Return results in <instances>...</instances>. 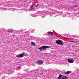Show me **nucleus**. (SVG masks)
<instances>
[{
  "mask_svg": "<svg viewBox=\"0 0 79 79\" xmlns=\"http://www.w3.org/2000/svg\"><path fill=\"white\" fill-rule=\"evenodd\" d=\"M56 44L58 45H61L62 46H63L64 44L62 40H57L56 41Z\"/></svg>",
  "mask_w": 79,
  "mask_h": 79,
  "instance_id": "f257e3e1",
  "label": "nucleus"
},
{
  "mask_svg": "<svg viewBox=\"0 0 79 79\" xmlns=\"http://www.w3.org/2000/svg\"><path fill=\"white\" fill-rule=\"evenodd\" d=\"M48 48V46H42V47H40V48H38L40 51H42V50H44L45 49Z\"/></svg>",
  "mask_w": 79,
  "mask_h": 79,
  "instance_id": "f03ea898",
  "label": "nucleus"
},
{
  "mask_svg": "<svg viewBox=\"0 0 79 79\" xmlns=\"http://www.w3.org/2000/svg\"><path fill=\"white\" fill-rule=\"evenodd\" d=\"M40 13H41V11L38 12L37 13H35V14H32L31 16L32 17H34V18L37 17V16H38V15H39V14H40Z\"/></svg>",
  "mask_w": 79,
  "mask_h": 79,
  "instance_id": "7ed1b4c3",
  "label": "nucleus"
},
{
  "mask_svg": "<svg viewBox=\"0 0 79 79\" xmlns=\"http://www.w3.org/2000/svg\"><path fill=\"white\" fill-rule=\"evenodd\" d=\"M43 61L42 60H38L37 62V63L39 65H40L41 64H43Z\"/></svg>",
  "mask_w": 79,
  "mask_h": 79,
  "instance_id": "20e7f679",
  "label": "nucleus"
},
{
  "mask_svg": "<svg viewBox=\"0 0 79 79\" xmlns=\"http://www.w3.org/2000/svg\"><path fill=\"white\" fill-rule=\"evenodd\" d=\"M68 61V62L70 63H73L74 62V61L73 60V59H69Z\"/></svg>",
  "mask_w": 79,
  "mask_h": 79,
  "instance_id": "39448f33",
  "label": "nucleus"
},
{
  "mask_svg": "<svg viewBox=\"0 0 79 79\" xmlns=\"http://www.w3.org/2000/svg\"><path fill=\"white\" fill-rule=\"evenodd\" d=\"M40 16H41V18H44L45 16V13H43V14H41V13H40Z\"/></svg>",
  "mask_w": 79,
  "mask_h": 79,
  "instance_id": "423d86ee",
  "label": "nucleus"
},
{
  "mask_svg": "<svg viewBox=\"0 0 79 79\" xmlns=\"http://www.w3.org/2000/svg\"><path fill=\"white\" fill-rule=\"evenodd\" d=\"M27 32L26 31H24V30H19V33L20 34H23V33H26Z\"/></svg>",
  "mask_w": 79,
  "mask_h": 79,
  "instance_id": "0eeeda50",
  "label": "nucleus"
},
{
  "mask_svg": "<svg viewBox=\"0 0 79 79\" xmlns=\"http://www.w3.org/2000/svg\"><path fill=\"white\" fill-rule=\"evenodd\" d=\"M54 13L55 12H50L49 13V15L50 16H53V14H54Z\"/></svg>",
  "mask_w": 79,
  "mask_h": 79,
  "instance_id": "6e6552de",
  "label": "nucleus"
},
{
  "mask_svg": "<svg viewBox=\"0 0 79 79\" xmlns=\"http://www.w3.org/2000/svg\"><path fill=\"white\" fill-rule=\"evenodd\" d=\"M58 79H62V75H59L58 77L57 78Z\"/></svg>",
  "mask_w": 79,
  "mask_h": 79,
  "instance_id": "1a4fd4ad",
  "label": "nucleus"
},
{
  "mask_svg": "<svg viewBox=\"0 0 79 79\" xmlns=\"http://www.w3.org/2000/svg\"><path fill=\"white\" fill-rule=\"evenodd\" d=\"M48 34H50L51 35H53V33L52 32H51V31H50L49 32H47Z\"/></svg>",
  "mask_w": 79,
  "mask_h": 79,
  "instance_id": "9d476101",
  "label": "nucleus"
},
{
  "mask_svg": "<svg viewBox=\"0 0 79 79\" xmlns=\"http://www.w3.org/2000/svg\"><path fill=\"white\" fill-rule=\"evenodd\" d=\"M62 79H68V78L66 76H63L62 77Z\"/></svg>",
  "mask_w": 79,
  "mask_h": 79,
  "instance_id": "9b49d317",
  "label": "nucleus"
},
{
  "mask_svg": "<svg viewBox=\"0 0 79 79\" xmlns=\"http://www.w3.org/2000/svg\"><path fill=\"white\" fill-rule=\"evenodd\" d=\"M34 7V5L32 4V5H31L30 6V9H32Z\"/></svg>",
  "mask_w": 79,
  "mask_h": 79,
  "instance_id": "f8f14e48",
  "label": "nucleus"
},
{
  "mask_svg": "<svg viewBox=\"0 0 79 79\" xmlns=\"http://www.w3.org/2000/svg\"><path fill=\"white\" fill-rule=\"evenodd\" d=\"M20 57H23L24 56V53L23 54H20Z\"/></svg>",
  "mask_w": 79,
  "mask_h": 79,
  "instance_id": "ddd939ff",
  "label": "nucleus"
},
{
  "mask_svg": "<svg viewBox=\"0 0 79 79\" xmlns=\"http://www.w3.org/2000/svg\"><path fill=\"white\" fill-rule=\"evenodd\" d=\"M8 32H11V33H12V32H13V30H8Z\"/></svg>",
  "mask_w": 79,
  "mask_h": 79,
  "instance_id": "4468645a",
  "label": "nucleus"
},
{
  "mask_svg": "<svg viewBox=\"0 0 79 79\" xmlns=\"http://www.w3.org/2000/svg\"><path fill=\"white\" fill-rule=\"evenodd\" d=\"M31 45H34L35 44H34V42H31Z\"/></svg>",
  "mask_w": 79,
  "mask_h": 79,
  "instance_id": "2eb2a0df",
  "label": "nucleus"
},
{
  "mask_svg": "<svg viewBox=\"0 0 79 79\" xmlns=\"http://www.w3.org/2000/svg\"><path fill=\"white\" fill-rule=\"evenodd\" d=\"M71 73V72L70 71H67L66 73V74H69V73Z\"/></svg>",
  "mask_w": 79,
  "mask_h": 79,
  "instance_id": "dca6fc26",
  "label": "nucleus"
},
{
  "mask_svg": "<svg viewBox=\"0 0 79 79\" xmlns=\"http://www.w3.org/2000/svg\"><path fill=\"white\" fill-rule=\"evenodd\" d=\"M16 57H17V58H20V55H17L16 56Z\"/></svg>",
  "mask_w": 79,
  "mask_h": 79,
  "instance_id": "f3484780",
  "label": "nucleus"
},
{
  "mask_svg": "<svg viewBox=\"0 0 79 79\" xmlns=\"http://www.w3.org/2000/svg\"><path fill=\"white\" fill-rule=\"evenodd\" d=\"M53 16L54 17H56V15H55V14L54 13V14L53 15Z\"/></svg>",
  "mask_w": 79,
  "mask_h": 79,
  "instance_id": "a211bd4d",
  "label": "nucleus"
},
{
  "mask_svg": "<svg viewBox=\"0 0 79 79\" xmlns=\"http://www.w3.org/2000/svg\"><path fill=\"white\" fill-rule=\"evenodd\" d=\"M15 32H16V33H19V31H15Z\"/></svg>",
  "mask_w": 79,
  "mask_h": 79,
  "instance_id": "6ab92c4d",
  "label": "nucleus"
},
{
  "mask_svg": "<svg viewBox=\"0 0 79 79\" xmlns=\"http://www.w3.org/2000/svg\"><path fill=\"white\" fill-rule=\"evenodd\" d=\"M51 62L52 63H53L54 64L55 63V61L54 60L51 61Z\"/></svg>",
  "mask_w": 79,
  "mask_h": 79,
  "instance_id": "aec40b11",
  "label": "nucleus"
},
{
  "mask_svg": "<svg viewBox=\"0 0 79 79\" xmlns=\"http://www.w3.org/2000/svg\"><path fill=\"white\" fill-rule=\"evenodd\" d=\"M24 56H27V54L26 53L25 54H24Z\"/></svg>",
  "mask_w": 79,
  "mask_h": 79,
  "instance_id": "412c9836",
  "label": "nucleus"
},
{
  "mask_svg": "<svg viewBox=\"0 0 79 79\" xmlns=\"http://www.w3.org/2000/svg\"><path fill=\"white\" fill-rule=\"evenodd\" d=\"M24 71H28V70H27V69H24Z\"/></svg>",
  "mask_w": 79,
  "mask_h": 79,
  "instance_id": "4be33fe9",
  "label": "nucleus"
},
{
  "mask_svg": "<svg viewBox=\"0 0 79 79\" xmlns=\"http://www.w3.org/2000/svg\"><path fill=\"white\" fill-rule=\"evenodd\" d=\"M32 39H35V37L34 36H33L32 37Z\"/></svg>",
  "mask_w": 79,
  "mask_h": 79,
  "instance_id": "5701e85b",
  "label": "nucleus"
},
{
  "mask_svg": "<svg viewBox=\"0 0 79 79\" xmlns=\"http://www.w3.org/2000/svg\"><path fill=\"white\" fill-rule=\"evenodd\" d=\"M31 33L34 32V31H32V30H31Z\"/></svg>",
  "mask_w": 79,
  "mask_h": 79,
  "instance_id": "b1692460",
  "label": "nucleus"
},
{
  "mask_svg": "<svg viewBox=\"0 0 79 79\" xmlns=\"http://www.w3.org/2000/svg\"><path fill=\"white\" fill-rule=\"evenodd\" d=\"M66 15H63V16L64 17H66Z\"/></svg>",
  "mask_w": 79,
  "mask_h": 79,
  "instance_id": "393cba45",
  "label": "nucleus"
},
{
  "mask_svg": "<svg viewBox=\"0 0 79 79\" xmlns=\"http://www.w3.org/2000/svg\"><path fill=\"white\" fill-rule=\"evenodd\" d=\"M39 6V5H37L36 6V7H37V6Z\"/></svg>",
  "mask_w": 79,
  "mask_h": 79,
  "instance_id": "a878e982",
  "label": "nucleus"
},
{
  "mask_svg": "<svg viewBox=\"0 0 79 79\" xmlns=\"http://www.w3.org/2000/svg\"><path fill=\"white\" fill-rule=\"evenodd\" d=\"M75 6V7H77V6H76V5H75V6Z\"/></svg>",
  "mask_w": 79,
  "mask_h": 79,
  "instance_id": "bb28decb",
  "label": "nucleus"
},
{
  "mask_svg": "<svg viewBox=\"0 0 79 79\" xmlns=\"http://www.w3.org/2000/svg\"><path fill=\"white\" fill-rule=\"evenodd\" d=\"M2 9H3V10H5V8H2Z\"/></svg>",
  "mask_w": 79,
  "mask_h": 79,
  "instance_id": "cd10ccee",
  "label": "nucleus"
},
{
  "mask_svg": "<svg viewBox=\"0 0 79 79\" xmlns=\"http://www.w3.org/2000/svg\"><path fill=\"white\" fill-rule=\"evenodd\" d=\"M71 42H74L73 41H71Z\"/></svg>",
  "mask_w": 79,
  "mask_h": 79,
  "instance_id": "c85d7f7f",
  "label": "nucleus"
},
{
  "mask_svg": "<svg viewBox=\"0 0 79 79\" xmlns=\"http://www.w3.org/2000/svg\"><path fill=\"white\" fill-rule=\"evenodd\" d=\"M42 74H43V73H42Z\"/></svg>",
  "mask_w": 79,
  "mask_h": 79,
  "instance_id": "c756f323",
  "label": "nucleus"
}]
</instances>
